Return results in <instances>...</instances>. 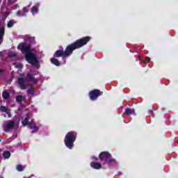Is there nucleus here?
I'll return each mask as SVG.
<instances>
[{
  "mask_svg": "<svg viewBox=\"0 0 178 178\" xmlns=\"http://www.w3.org/2000/svg\"><path fill=\"white\" fill-rule=\"evenodd\" d=\"M25 41H26V42H33V41H34V38L26 35L25 36Z\"/></svg>",
  "mask_w": 178,
  "mask_h": 178,
  "instance_id": "13",
  "label": "nucleus"
},
{
  "mask_svg": "<svg viewBox=\"0 0 178 178\" xmlns=\"http://www.w3.org/2000/svg\"><path fill=\"white\" fill-rule=\"evenodd\" d=\"M38 8H37L35 6L32 7L31 13L33 15H35V13H38Z\"/></svg>",
  "mask_w": 178,
  "mask_h": 178,
  "instance_id": "17",
  "label": "nucleus"
},
{
  "mask_svg": "<svg viewBox=\"0 0 178 178\" xmlns=\"http://www.w3.org/2000/svg\"><path fill=\"white\" fill-rule=\"evenodd\" d=\"M99 95H101V91L98 89L93 90L90 92V98L92 100L97 99Z\"/></svg>",
  "mask_w": 178,
  "mask_h": 178,
  "instance_id": "8",
  "label": "nucleus"
},
{
  "mask_svg": "<svg viewBox=\"0 0 178 178\" xmlns=\"http://www.w3.org/2000/svg\"><path fill=\"white\" fill-rule=\"evenodd\" d=\"M8 27H13V22H9L7 24Z\"/></svg>",
  "mask_w": 178,
  "mask_h": 178,
  "instance_id": "21",
  "label": "nucleus"
},
{
  "mask_svg": "<svg viewBox=\"0 0 178 178\" xmlns=\"http://www.w3.org/2000/svg\"><path fill=\"white\" fill-rule=\"evenodd\" d=\"M90 166L91 168H93V169H101V168H102L101 163L94 162L90 163Z\"/></svg>",
  "mask_w": 178,
  "mask_h": 178,
  "instance_id": "10",
  "label": "nucleus"
},
{
  "mask_svg": "<svg viewBox=\"0 0 178 178\" xmlns=\"http://www.w3.org/2000/svg\"><path fill=\"white\" fill-rule=\"evenodd\" d=\"M24 169V166L22 165H17V170H18V172H23Z\"/></svg>",
  "mask_w": 178,
  "mask_h": 178,
  "instance_id": "18",
  "label": "nucleus"
},
{
  "mask_svg": "<svg viewBox=\"0 0 178 178\" xmlns=\"http://www.w3.org/2000/svg\"><path fill=\"white\" fill-rule=\"evenodd\" d=\"M28 92H29V94H33L34 92L33 91V89H29V90H28Z\"/></svg>",
  "mask_w": 178,
  "mask_h": 178,
  "instance_id": "23",
  "label": "nucleus"
},
{
  "mask_svg": "<svg viewBox=\"0 0 178 178\" xmlns=\"http://www.w3.org/2000/svg\"><path fill=\"white\" fill-rule=\"evenodd\" d=\"M36 82L34 75L31 73H28L27 79H24L23 76L18 78V84L21 86V90H26V85L24 84H35Z\"/></svg>",
  "mask_w": 178,
  "mask_h": 178,
  "instance_id": "3",
  "label": "nucleus"
},
{
  "mask_svg": "<svg viewBox=\"0 0 178 178\" xmlns=\"http://www.w3.org/2000/svg\"><path fill=\"white\" fill-rule=\"evenodd\" d=\"M3 116L4 118H6V115H5V114H3Z\"/></svg>",
  "mask_w": 178,
  "mask_h": 178,
  "instance_id": "26",
  "label": "nucleus"
},
{
  "mask_svg": "<svg viewBox=\"0 0 178 178\" xmlns=\"http://www.w3.org/2000/svg\"><path fill=\"white\" fill-rule=\"evenodd\" d=\"M126 113H127V115H131V114L134 113V109L127 108L126 110Z\"/></svg>",
  "mask_w": 178,
  "mask_h": 178,
  "instance_id": "19",
  "label": "nucleus"
},
{
  "mask_svg": "<svg viewBox=\"0 0 178 178\" xmlns=\"http://www.w3.org/2000/svg\"><path fill=\"white\" fill-rule=\"evenodd\" d=\"M3 156L5 158V159H8L10 156V152H4L3 153Z\"/></svg>",
  "mask_w": 178,
  "mask_h": 178,
  "instance_id": "15",
  "label": "nucleus"
},
{
  "mask_svg": "<svg viewBox=\"0 0 178 178\" xmlns=\"http://www.w3.org/2000/svg\"><path fill=\"white\" fill-rule=\"evenodd\" d=\"M25 99H26V96H23L22 95H19L16 97V101L17 102H20L22 101H25Z\"/></svg>",
  "mask_w": 178,
  "mask_h": 178,
  "instance_id": "11",
  "label": "nucleus"
},
{
  "mask_svg": "<svg viewBox=\"0 0 178 178\" xmlns=\"http://www.w3.org/2000/svg\"><path fill=\"white\" fill-rule=\"evenodd\" d=\"M99 158L101 161H104L105 163H108V165H113V163H115V159H111V154L108 152H102Z\"/></svg>",
  "mask_w": 178,
  "mask_h": 178,
  "instance_id": "5",
  "label": "nucleus"
},
{
  "mask_svg": "<svg viewBox=\"0 0 178 178\" xmlns=\"http://www.w3.org/2000/svg\"><path fill=\"white\" fill-rule=\"evenodd\" d=\"M2 97L4 99H8V98L10 97V95L8 92L4 91L2 94Z\"/></svg>",
  "mask_w": 178,
  "mask_h": 178,
  "instance_id": "16",
  "label": "nucleus"
},
{
  "mask_svg": "<svg viewBox=\"0 0 178 178\" xmlns=\"http://www.w3.org/2000/svg\"><path fill=\"white\" fill-rule=\"evenodd\" d=\"M15 56H16L15 52L10 51L8 53V58H13Z\"/></svg>",
  "mask_w": 178,
  "mask_h": 178,
  "instance_id": "20",
  "label": "nucleus"
},
{
  "mask_svg": "<svg viewBox=\"0 0 178 178\" xmlns=\"http://www.w3.org/2000/svg\"><path fill=\"white\" fill-rule=\"evenodd\" d=\"M18 49H20L22 54H26V59L31 65H37L38 60L37 57L33 53H31L33 49L30 47V44L27 43H21L17 47Z\"/></svg>",
  "mask_w": 178,
  "mask_h": 178,
  "instance_id": "2",
  "label": "nucleus"
},
{
  "mask_svg": "<svg viewBox=\"0 0 178 178\" xmlns=\"http://www.w3.org/2000/svg\"><path fill=\"white\" fill-rule=\"evenodd\" d=\"M149 112L150 113H152L153 111H152V110H149Z\"/></svg>",
  "mask_w": 178,
  "mask_h": 178,
  "instance_id": "25",
  "label": "nucleus"
},
{
  "mask_svg": "<svg viewBox=\"0 0 178 178\" xmlns=\"http://www.w3.org/2000/svg\"><path fill=\"white\" fill-rule=\"evenodd\" d=\"M14 126L15 122L12 120L6 122L3 126V131H5L6 133H8V131H10V130L13 129Z\"/></svg>",
  "mask_w": 178,
  "mask_h": 178,
  "instance_id": "6",
  "label": "nucleus"
},
{
  "mask_svg": "<svg viewBox=\"0 0 178 178\" xmlns=\"http://www.w3.org/2000/svg\"><path fill=\"white\" fill-rule=\"evenodd\" d=\"M91 40V37L86 36L81 39H79L76 40L74 43L68 45L65 51L63 50H58L55 52V56L58 58H60V56H63V58H67V56H70L72 54H73V51L74 49H78L79 48H81V47H83V45H86L88 41Z\"/></svg>",
  "mask_w": 178,
  "mask_h": 178,
  "instance_id": "1",
  "label": "nucleus"
},
{
  "mask_svg": "<svg viewBox=\"0 0 178 178\" xmlns=\"http://www.w3.org/2000/svg\"><path fill=\"white\" fill-rule=\"evenodd\" d=\"M51 62L54 65H56V66H59L60 64L59 63V61L56 58H51Z\"/></svg>",
  "mask_w": 178,
  "mask_h": 178,
  "instance_id": "14",
  "label": "nucleus"
},
{
  "mask_svg": "<svg viewBox=\"0 0 178 178\" xmlns=\"http://www.w3.org/2000/svg\"><path fill=\"white\" fill-rule=\"evenodd\" d=\"M23 126H29V129H33V130H35V131H36V130H38V127H37V126H35V124H34V123L29 122V118H25L23 120V121L22 122Z\"/></svg>",
  "mask_w": 178,
  "mask_h": 178,
  "instance_id": "7",
  "label": "nucleus"
},
{
  "mask_svg": "<svg viewBox=\"0 0 178 178\" xmlns=\"http://www.w3.org/2000/svg\"><path fill=\"white\" fill-rule=\"evenodd\" d=\"M76 137L77 134L74 131H70L67 134L64 143L67 148H70V149H72V148H73V143L76 141Z\"/></svg>",
  "mask_w": 178,
  "mask_h": 178,
  "instance_id": "4",
  "label": "nucleus"
},
{
  "mask_svg": "<svg viewBox=\"0 0 178 178\" xmlns=\"http://www.w3.org/2000/svg\"><path fill=\"white\" fill-rule=\"evenodd\" d=\"M16 67H17L18 69H22L23 67V65L22 64H17L16 65Z\"/></svg>",
  "mask_w": 178,
  "mask_h": 178,
  "instance_id": "22",
  "label": "nucleus"
},
{
  "mask_svg": "<svg viewBox=\"0 0 178 178\" xmlns=\"http://www.w3.org/2000/svg\"><path fill=\"white\" fill-rule=\"evenodd\" d=\"M0 112L6 113L8 115V118H11L12 117V115L10 114V110H9V108H8L5 106H1L0 107Z\"/></svg>",
  "mask_w": 178,
  "mask_h": 178,
  "instance_id": "9",
  "label": "nucleus"
},
{
  "mask_svg": "<svg viewBox=\"0 0 178 178\" xmlns=\"http://www.w3.org/2000/svg\"><path fill=\"white\" fill-rule=\"evenodd\" d=\"M5 34V30L3 29H0V44L3 41V35Z\"/></svg>",
  "mask_w": 178,
  "mask_h": 178,
  "instance_id": "12",
  "label": "nucleus"
},
{
  "mask_svg": "<svg viewBox=\"0 0 178 178\" xmlns=\"http://www.w3.org/2000/svg\"><path fill=\"white\" fill-rule=\"evenodd\" d=\"M23 12H29V10L27 8H23Z\"/></svg>",
  "mask_w": 178,
  "mask_h": 178,
  "instance_id": "24",
  "label": "nucleus"
}]
</instances>
